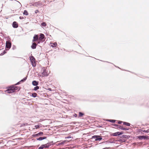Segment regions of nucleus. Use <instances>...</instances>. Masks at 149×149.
Instances as JSON below:
<instances>
[{"mask_svg": "<svg viewBox=\"0 0 149 149\" xmlns=\"http://www.w3.org/2000/svg\"><path fill=\"white\" fill-rule=\"evenodd\" d=\"M26 79V78H24L21 81H24Z\"/></svg>", "mask_w": 149, "mask_h": 149, "instance_id": "393cba45", "label": "nucleus"}, {"mask_svg": "<svg viewBox=\"0 0 149 149\" xmlns=\"http://www.w3.org/2000/svg\"><path fill=\"white\" fill-rule=\"evenodd\" d=\"M77 116L76 114H75V116Z\"/></svg>", "mask_w": 149, "mask_h": 149, "instance_id": "7c9ffc66", "label": "nucleus"}, {"mask_svg": "<svg viewBox=\"0 0 149 149\" xmlns=\"http://www.w3.org/2000/svg\"><path fill=\"white\" fill-rule=\"evenodd\" d=\"M122 123V122L121 121H119L118 122V123L119 124H121Z\"/></svg>", "mask_w": 149, "mask_h": 149, "instance_id": "cd10ccee", "label": "nucleus"}, {"mask_svg": "<svg viewBox=\"0 0 149 149\" xmlns=\"http://www.w3.org/2000/svg\"><path fill=\"white\" fill-rule=\"evenodd\" d=\"M83 114L82 113H81V112L79 113V115L80 116H83Z\"/></svg>", "mask_w": 149, "mask_h": 149, "instance_id": "b1692460", "label": "nucleus"}, {"mask_svg": "<svg viewBox=\"0 0 149 149\" xmlns=\"http://www.w3.org/2000/svg\"><path fill=\"white\" fill-rule=\"evenodd\" d=\"M19 84V83H17V84Z\"/></svg>", "mask_w": 149, "mask_h": 149, "instance_id": "72a5a7b5", "label": "nucleus"}, {"mask_svg": "<svg viewBox=\"0 0 149 149\" xmlns=\"http://www.w3.org/2000/svg\"><path fill=\"white\" fill-rule=\"evenodd\" d=\"M40 37L39 38V40L41 41H44L43 40L44 37V36L43 34H41L40 35Z\"/></svg>", "mask_w": 149, "mask_h": 149, "instance_id": "1a4fd4ad", "label": "nucleus"}, {"mask_svg": "<svg viewBox=\"0 0 149 149\" xmlns=\"http://www.w3.org/2000/svg\"><path fill=\"white\" fill-rule=\"evenodd\" d=\"M23 18H24L23 17H19V19H22Z\"/></svg>", "mask_w": 149, "mask_h": 149, "instance_id": "a878e982", "label": "nucleus"}, {"mask_svg": "<svg viewBox=\"0 0 149 149\" xmlns=\"http://www.w3.org/2000/svg\"><path fill=\"white\" fill-rule=\"evenodd\" d=\"M107 121L112 123H114L115 122V120H108Z\"/></svg>", "mask_w": 149, "mask_h": 149, "instance_id": "aec40b11", "label": "nucleus"}, {"mask_svg": "<svg viewBox=\"0 0 149 149\" xmlns=\"http://www.w3.org/2000/svg\"><path fill=\"white\" fill-rule=\"evenodd\" d=\"M57 45V44L56 42H55L54 43H51L50 46L53 47H55Z\"/></svg>", "mask_w": 149, "mask_h": 149, "instance_id": "f8f14e48", "label": "nucleus"}, {"mask_svg": "<svg viewBox=\"0 0 149 149\" xmlns=\"http://www.w3.org/2000/svg\"><path fill=\"white\" fill-rule=\"evenodd\" d=\"M37 94L36 93H34L32 94V96L33 97H35L37 96Z\"/></svg>", "mask_w": 149, "mask_h": 149, "instance_id": "f3484780", "label": "nucleus"}, {"mask_svg": "<svg viewBox=\"0 0 149 149\" xmlns=\"http://www.w3.org/2000/svg\"><path fill=\"white\" fill-rule=\"evenodd\" d=\"M11 46V43L7 41L6 42V48H8V50L9 49H10Z\"/></svg>", "mask_w": 149, "mask_h": 149, "instance_id": "39448f33", "label": "nucleus"}, {"mask_svg": "<svg viewBox=\"0 0 149 149\" xmlns=\"http://www.w3.org/2000/svg\"><path fill=\"white\" fill-rule=\"evenodd\" d=\"M32 83V84L34 86H37L38 84V82L35 81H33Z\"/></svg>", "mask_w": 149, "mask_h": 149, "instance_id": "4468645a", "label": "nucleus"}, {"mask_svg": "<svg viewBox=\"0 0 149 149\" xmlns=\"http://www.w3.org/2000/svg\"><path fill=\"white\" fill-rule=\"evenodd\" d=\"M147 138V137L144 136H138V138L140 139H145Z\"/></svg>", "mask_w": 149, "mask_h": 149, "instance_id": "0eeeda50", "label": "nucleus"}, {"mask_svg": "<svg viewBox=\"0 0 149 149\" xmlns=\"http://www.w3.org/2000/svg\"><path fill=\"white\" fill-rule=\"evenodd\" d=\"M121 129L123 130H126L125 128L123 127H122Z\"/></svg>", "mask_w": 149, "mask_h": 149, "instance_id": "bb28decb", "label": "nucleus"}, {"mask_svg": "<svg viewBox=\"0 0 149 149\" xmlns=\"http://www.w3.org/2000/svg\"><path fill=\"white\" fill-rule=\"evenodd\" d=\"M41 25L42 26H46V23L45 22H43V23H42L41 24Z\"/></svg>", "mask_w": 149, "mask_h": 149, "instance_id": "412c9836", "label": "nucleus"}, {"mask_svg": "<svg viewBox=\"0 0 149 149\" xmlns=\"http://www.w3.org/2000/svg\"><path fill=\"white\" fill-rule=\"evenodd\" d=\"M20 89L19 87L17 86H12L9 88L6 91L8 93H11L14 92L15 90L19 91Z\"/></svg>", "mask_w": 149, "mask_h": 149, "instance_id": "f257e3e1", "label": "nucleus"}, {"mask_svg": "<svg viewBox=\"0 0 149 149\" xmlns=\"http://www.w3.org/2000/svg\"><path fill=\"white\" fill-rule=\"evenodd\" d=\"M77 116L76 114H75V116Z\"/></svg>", "mask_w": 149, "mask_h": 149, "instance_id": "2f4dec72", "label": "nucleus"}, {"mask_svg": "<svg viewBox=\"0 0 149 149\" xmlns=\"http://www.w3.org/2000/svg\"><path fill=\"white\" fill-rule=\"evenodd\" d=\"M40 125H36L35 126V127L36 129L39 128L40 127Z\"/></svg>", "mask_w": 149, "mask_h": 149, "instance_id": "4be33fe9", "label": "nucleus"}, {"mask_svg": "<svg viewBox=\"0 0 149 149\" xmlns=\"http://www.w3.org/2000/svg\"><path fill=\"white\" fill-rule=\"evenodd\" d=\"M38 39V37L37 35H35L33 37V42H35Z\"/></svg>", "mask_w": 149, "mask_h": 149, "instance_id": "9d476101", "label": "nucleus"}, {"mask_svg": "<svg viewBox=\"0 0 149 149\" xmlns=\"http://www.w3.org/2000/svg\"><path fill=\"white\" fill-rule=\"evenodd\" d=\"M48 147L47 145L46 144L43 145H42L39 148V149H43L44 148H47Z\"/></svg>", "mask_w": 149, "mask_h": 149, "instance_id": "9b49d317", "label": "nucleus"}, {"mask_svg": "<svg viewBox=\"0 0 149 149\" xmlns=\"http://www.w3.org/2000/svg\"><path fill=\"white\" fill-rule=\"evenodd\" d=\"M39 87L38 86H36V87H35L34 88V90L35 91H36L38 89H39Z\"/></svg>", "mask_w": 149, "mask_h": 149, "instance_id": "5701e85b", "label": "nucleus"}, {"mask_svg": "<svg viewBox=\"0 0 149 149\" xmlns=\"http://www.w3.org/2000/svg\"><path fill=\"white\" fill-rule=\"evenodd\" d=\"M43 133L42 132H40L37 134H35L34 135L35 136H42V135H43Z\"/></svg>", "mask_w": 149, "mask_h": 149, "instance_id": "2eb2a0df", "label": "nucleus"}, {"mask_svg": "<svg viewBox=\"0 0 149 149\" xmlns=\"http://www.w3.org/2000/svg\"><path fill=\"white\" fill-rule=\"evenodd\" d=\"M40 42H38V43H40Z\"/></svg>", "mask_w": 149, "mask_h": 149, "instance_id": "473e14b6", "label": "nucleus"}, {"mask_svg": "<svg viewBox=\"0 0 149 149\" xmlns=\"http://www.w3.org/2000/svg\"><path fill=\"white\" fill-rule=\"evenodd\" d=\"M123 124L127 126H129L130 125V124L129 123L125 122H123Z\"/></svg>", "mask_w": 149, "mask_h": 149, "instance_id": "6ab92c4d", "label": "nucleus"}, {"mask_svg": "<svg viewBox=\"0 0 149 149\" xmlns=\"http://www.w3.org/2000/svg\"><path fill=\"white\" fill-rule=\"evenodd\" d=\"M37 11L38 12V10H37L36 12V13L37 12Z\"/></svg>", "mask_w": 149, "mask_h": 149, "instance_id": "c756f323", "label": "nucleus"}, {"mask_svg": "<svg viewBox=\"0 0 149 149\" xmlns=\"http://www.w3.org/2000/svg\"><path fill=\"white\" fill-rule=\"evenodd\" d=\"M36 43H33L32 46L31 47L33 49H35L36 48Z\"/></svg>", "mask_w": 149, "mask_h": 149, "instance_id": "dca6fc26", "label": "nucleus"}, {"mask_svg": "<svg viewBox=\"0 0 149 149\" xmlns=\"http://www.w3.org/2000/svg\"><path fill=\"white\" fill-rule=\"evenodd\" d=\"M123 134V133L121 132H118L113 134V136H116L117 135H119Z\"/></svg>", "mask_w": 149, "mask_h": 149, "instance_id": "423d86ee", "label": "nucleus"}, {"mask_svg": "<svg viewBox=\"0 0 149 149\" xmlns=\"http://www.w3.org/2000/svg\"><path fill=\"white\" fill-rule=\"evenodd\" d=\"M5 53H6V52H4V53H3V54L1 53V54H0V55H3V54H4Z\"/></svg>", "mask_w": 149, "mask_h": 149, "instance_id": "c85d7f7f", "label": "nucleus"}, {"mask_svg": "<svg viewBox=\"0 0 149 149\" xmlns=\"http://www.w3.org/2000/svg\"><path fill=\"white\" fill-rule=\"evenodd\" d=\"M46 138V137H40L38 139H37V140H38L41 141V140H42L43 139H45Z\"/></svg>", "mask_w": 149, "mask_h": 149, "instance_id": "ddd939ff", "label": "nucleus"}, {"mask_svg": "<svg viewBox=\"0 0 149 149\" xmlns=\"http://www.w3.org/2000/svg\"><path fill=\"white\" fill-rule=\"evenodd\" d=\"M92 139H95V141H100L102 139V138L100 136H94L92 137Z\"/></svg>", "mask_w": 149, "mask_h": 149, "instance_id": "20e7f679", "label": "nucleus"}, {"mask_svg": "<svg viewBox=\"0 0 149 149\" xmlns=\"http://www.w3.org/2000/svg\"><path fill=\"white\" fill-rule=\"evenodd\" d=\"M42 76H47L49 73V71L48 70L44 68H42Z\"/></svg>", "mask_w": 149, "mask_h": 149, "instance_id": "f03ea898", "label": "nucleus"}, {"mask_svg": "<svg viewBox=\"0 0 149 149\" xmlns=\"http://www.w3.org/2000/svg\"><path fill=\"white\" fill-rule=\"evenodd\" d=\"M13 27L16 28L18 27V25L17 23L14 22L13 23Z\"/></svg>", "mask_w": 149, "mask_h": 149, "instance_id": "6e6552de", "label": "nucleus"}, {"mask_svg": "<svg viewBox=\"0 0 149 149\" xmlns=\"http://www.w3.org/2000/svg\"><path fill=\"white\" fill-rule=\"evenodd\" d=\"M30 59L32 66L33 67H35L36 65V63L35 58L33 56H31L30 57Z\"/></svg>", "mask_w": 149, "mask_h": 149, "instance_id": "7ed1b4c3", "label": "nucleus"}, {"mask_svg": "<svg viewBox=\"0 0 149 149\" xmlns=\"http://www.w3.org/2000/svg\"><path fill=\"white\" fill-rule=\"evenodd\" d=\"M23 14L24 15H28V13L27 12V11L26 10H25L24 11V12L23 13Z\"/></svg>", "mask_w": 149, "mask_h": 149, "instance_id": "a211bd4d", "label": "nucleus"}]
</instances>
